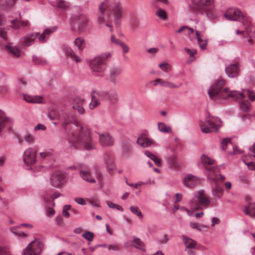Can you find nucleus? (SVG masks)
Returning <instances> with one entry per match:
<instances>
[{"instance_id": "1", "label": "nucleus", "mask_w": 255, "mask_h": 255, "mask_svg": "<svg viewBox=\"0 0 255 255\" xmlns=\"http://www.w3.org/2000/svg\"><path fill=\"white\" fill-rule=\"evenodd\" d=\"M225 83V81L220 79L215 81L208 90L210 98L213 100L219 102L221 104L225 102L228 98L234 100L242 99L244 97V94L236 91H229L228 88L222 90Z\"/></svg>"}, {"instance_id": "2", "label": "nucleus", "mask_w": 255, "mask_h": 255, "mask_svg": "<svg viewBox=\"0 0 255 255\" xmlns=\"http://www.w3.org/2000/svg\"><path fill=\"white\" fill-rule=\"evenodd\" d=\"M67 140L69 148L71 152L77 149L79 144L83 146L87 150L93 149L96 147L95 142L92 138L90 132L85 130L82 126L80 127L79 132L76 137L69 135Z\"/></svg>"}, {"instance_id": "3", "label": "nucleus", "mask_w": 255, "mask_h": 255, "mask_svg": "<svg viewBox=\"0 0 255 255\" xmlns=\"http://www.w3.org/2000/svg\"><path fill=\"white\" fill-rule=\"evenodd\" d=\"M197 13L203 15L212 21L218 19V15L214 12L215 8V0H192Z\"/></svg>"}, {"instance_id": "4", "label": "nucleus", "mask_w": 255, "mask_h": 255, "mask_svg": "<svg viewBox=\"0 0 255 255\" xmlns=\"http://www.w3.org/2000/svg\"><path fill=\"white\" fill-rule=\"evenodd\" d=\"M112 56L110 52H106L99 55L90 62V67L92 74L96 77H103L107 67V61Z\"/></svg>"}, {"instance_id": "5", "label": "nucleus", "mask_w": 255, "mask_h": 255, "mask_svg": "<svg viewBox=\"0 0 255 255\" xmlns=\"http://www.w3.org/2000/svg\"><path fill=\"white\" fill-rule=\"evenodd\" d=\"M69 24L72 30L79 33L86 32L89 30V19L85 14L73 15L69 19Z\"/></svg>"}, {"instance_id": "6", "label": "nucleus", "mask_w": 255, "mask_h": 255, "mask_svg": "<svg viewBox=\"0 0 255 255\" xmlns=\"http://www.w3.org/2000/svg\"><path fill=\"white\" fill-rule=\"evenodd\" d=\"M210 202L209 198L205 196L204 190L202 189L194 193L189 202V206L192 210H198L201 209L202 206L207 207Z\"/></svg>"}, {"instance_id": "7", "label": "nucleus", "mask_w": 255, "mask_h": 255, "mask_svg": "<svg viewBox=\"0 0 255 255\" xmlns=\"http://www.w3.org/2000/svg\"><path fill=\"white\" fill-rule=\"evenodd\" d=\"M109 7L110 4L108 2H102L100 4L99 6V14L97 16V23L101 27L106 25L112 31L113 28L111 24L112 16L110 12L108 11Z\"/></svg>"}, {"instance_id": "8", "label": "nucleus", "mask_w": 255, "mask_h": 255, "mask_svg": "<svg viewBox=\"0 0 255 255\" xmlns=\"http://www.w3.org/2000/svg\"><path fill=\"white\" fill-rule=\"evenodd\" d=\"M221 125V120L217 117L213 116L207 117L204 121H201L199 123L201 130L205 133L218 131Z\"/></svg>"}, {"instance_id": "9", "label": "nucleus", "mask_w": 255, "mask_h": 255, "mask_svg": "<svg viewBox=\"0 0 255 255\" xmlns=\"http://www.w3.org/2000/svg\"><path fill=\"white\" fill-rule=\"evenodd\" d=\"M44 247L43 243L39 240H35L29 244L23 250V255H39Z\"/></svg>"}, {"instance_id": "10", "label": "nucleus", "mask_w": 255, "mask_h": 255, "mask_svg": "<svg viewBox=\"0 0 255 255\" xmlns=\"http://www.w3.org/2000/svg\"><path fill=\"white\" fill-rule=\"evenodd\" d=\"M106 94L104 91L95 92L93 91L91 93V101L89 105L90 110H93L99 106L101 102L105 99Z\"/></svg>"}, {"instance_id": "11", "label": "nucleus", "mask_w": 255, "mask_h": 255, "mask_svg": "<svg viewBox=\"0 0 255 255\" xmlns=\"http://www.w3.org/2000/svg\"><path fill=\"white\" fill-rule=\"evenodd\" d=\"M37 150L35 148L30 147L27 148L23 153V160L27 165H31L35 163L36 161Z\"/></svg>"}, {"instance_id": "12", "label": "nucleus", "mask_w": 255, "mask_h": 255, "mask_svg": "<svg viewBox=\"0 0 255 255\" xmlns=\"http://www.w3.org/2000/svg\"><path fill=\"white\" fill-rule=\"evenodd\" d=\"M57 119L62 122V127L64 129H66L67 126L70 124L73 123L76 126L78 124V122L75 119L74 117L71 114H67L63 112H60L57 114Z\"/></svg>"}, {"instance_id": "13", "label": "nucleus", "mask_w": 255, "mask_h": 255, "mask_svg": "<svg viewBox=\"0 0 255 255\" xmlns=\"http://www.w3.org/2000/svg\"><path fill=\"white\" fill-rule=\"evenodd\" d=\"M39 33L37 32H29L21 37L19 43L22 47H29L33 44L37 38Z\"/></svg>"}, {"instance_id": "14", "label": "nucleus", "mask_w": 255, "mask_h": 255, "mask_svg": "<svg viewBox=\"0 0 255 255\" xmlns=\"http://www.w3.org/2000/svg\"><path fill=\"white\" fill-rule=\"evenodd\" d=\"M224 16L230 20L241 21L244 17V14L239 9L232 7L226 11Z\"/></svg>"}, {"instance_id": "15", "label": "nucleus", "mask_w": 255, "mask_h": 255, "mask_svg": "<svg viewBox=\"0 0 255 255\" xmlns=\"http://www.w3.org/2000/svg\"><path fill=\"white\" fill-rule=\"evenodd\" d=\"M225 72L229 78H237L240 76L241 68L238 62L229 64L225 68Z\"/></svg>"}, {"instance_id": "16", "label": "nucleus", "mask_w": 255, "mask_h": 255, "mask_svg": "<svg viewBox=\"0 0 255 255\" xmlns=\"http://www.w3.org/2000/svg\"><path fill=\"white\" fill-rule=\"evenodd\" d=\"M112 10L113 12L115 22L117 23L124 15V9L122 3L120 1H115Z\"/></svg>"}, {"instance_id": "17", "label": "nucleus", "mask_w": 255, "mask_h": 255, "mask_svg": "<svg viewBox=\"0 0 255 255\" xmlns=\"http://www.w3.org/2000/svg\"><path fill=\"white\" fill-rule=\"evenodd\" d=\"M58 29L57 26H51L45 28L42 33L39 34L37 36L38 40L40 43H45L49 39V37L53 32Z\"/></svg>"}, {"instance_id": "18", "label": "nucleus", "mask_w": 255, "mask_h": 255, "mask_svg": "<svg viewBox=\"0 0 255 255\" xmlns=\"http://www.w3.org/2000/svg\"><path fill=\"white\" fill-rule=\"evenodd\" d=\"M99 142L103 147L111 146L114 144V139L108 132L99 133Z\"/></svg>"}, {"instance_id": "19", "label": "nucleus", "mask_w": 255, "mask_h": 255, "mask_svg": "<svg viewBox=\"0 0 255 255\" xmlns=\"http://www.w3.org/2000/svg\"><path fill=\"white\" fill-rule=\"evenodd\" d=\"M104 160L108 173L111 175L114 174L116 167L113 158L109 154L106 153L104 155Z\"/></svg>"}, {"instance_id": "20", "label": "nucleus", "mask_w": 255, "mask_h": 255, "mask_svg": "<svg viewBox=\"0 0 255 255\" xmlns=\"http://www.w3.org/2000/svg\"><path fill=\"white\" fill-rule=\"evenodd\" d=\"M200 178L192 174L187 175L184 179V185L188 188H193L199 184Z\"/></svg>"}, {"instance_id": "21", "label": "nucleus", "mask_w": 255, "mask_h": 255, "mask_svg": "<svg viewBox=\"0 0 255 255\" xmlns=\"http://www.w3.org/2000/svg\"><path fill=\"white\" fill-rule=\"evenodd\" d=\"M136 143L143 148H146L154 144V141L151 138H148L144 134H141L136 140Z\"/></svg>"}, {"instance_id": "22", "label": "nucleus", "mask_w": 255, "mask_h": 255, "mask_svg": "<svg viewBox=\"0 0 255 255\" xmlns=\"http://www.w3.org/2000/svg\"><path fill=\"white\" fill-rule=\"evenodd\" d=\"M121 74V69L117 67H111L109 72V80L112 83H116L118 81V77Z\"/></svg>"}, {"instance_id": "23", "label": "nucleus", "mask_w": 255, "mask_h": 255, "mask_svg": "<svg viewBox=\"0 0 255 255\" xmlns=\"http://www.w3.org/2000/svg\"><path fill=\"white\" fill-rule=\"evenodd\" d=\"M85 103V101L84 99H82L80 97H76L73 100L72 108L74 110L77 111L79 114H83L85 112V110L83 106Z\"/></svg>"}, {"instance_id": "24", "label": "nucleus", "mask_w": 255, "mask_h": 255, "mask_svg": "<svg viewBox=\"0 0 255 255\" xmlns=\"http://www.w3.org/2000/svg\"><path fill=\"white\" fill-rule=\"evenodd\" d=\"M182 238L183 239V243L185 246V250H187L188 249H196V246L198 245L196 241L184 235L182 236Z\"/></svg>"}, {"instance_id": "25", "label": "nucleus", "mask_w": 255, "mask_h": 255, "mask_svg": "<svg viewBox=\"0 0 255 255\" xmlns=\"http://www.w3.org/2000/svg\"><path fill=\"white\" fill-rule=\"evenodd\" d=\"M227 146H231L233 148V152H230V153L237 154L241 152V151L238 149V147L237 146L234 145L231 143L230 139L229 138L224 139L221 142V147L224 150L227 149Z\"/></svg>"}, {"instance_id": "26", "label": "nucleus", "mask_w": 255, "mask_h": 255, "mask_svg": "<svg viewBox=\"0 0 255 255\" xmlns=\"http://www.w3.org/2000/svg\"><path fill=\"white\" fill-rule=\"evenodd\" d=\"M242 20H243V25L245 29L247 34H250L252 31L251 28L252 21V18L250 16L244 15V17Z\"/></svg>"}, {"instance_id": "27", "label": "nucleus", "mask_w": 255, "mask_h": 255, "mask_svg": "<svg viewBox=\"0 0 255 255\" xmlns=\"http://www.w3.org/2000/svg\"><path fill=\"white\" fill-rule=\"evenodd\" d=\"M104 92L106 94L105 99H108L113 103H116L118 101V96L116 90H111L108 92Z\"/></svg>"}, {"instance_id": "28", "label": "nucleus", "mask_w": 255, "mask_h": 255, "mask_svg": "<svg viewBox=\"0 0 255 255\" xmlns=\"http://www.w3.org/2000/svg\"><path fill=\"white\" fill-rule=\"evenodd\" d=\"M195 32L198 43L200 48L202 50L205 49L208 43V40L207 39H202L203 35L200 34L199 30H196Z\"/></svg>"}, {"instance_id": "29", "label": "nucleus", "mask_w": 255, "mask_h": 255, "mask_svg": "<svg viewBox=\"0 0 255 255\" xmlns=\"http://www.w3.org/2000/svg\"><path fill=\"white\" fill-rule=\"evenodd\" d=\"M244 212L247 215L255 218V203L247 205L244 209Z\"/></svg>"}, {"instance_id": "30", "label": "nucleus", "mask_w": 255, "mask_h": 255, "mask_svg": "<svg viewBox=\"0 0 255 255\" xmlns=\"http://www.w3.org/2000/svg\"><path fill=\"white\" fill-rule=\"evenodd\" d=\"M5 47L8 50V52L11 54L12 56L14 57H18L20 56L21 51L20 49L17 47L6 45Z\"/></svg>"}, {"instance_id": "31", "label": "nucleus", "mask_w": 255, "mask_h": 255, "mask_svg": "<svg viewBox=\"0 0 255 255\" xmlns=\"http://www.w3.org/2000/svg\"><path fill=\"white\" fill-rule=\"evenodd\" d=\"M65 53L68 56L70 57V58L75 61L76 62H80L81 61V59L80 57L77 56L73 51V50L70 48L65 47L64 49Z\"/></svg>"}, {"instance_id": "32", "label": "nucleus", "mask_w": 255, "mask_h": 255, "mask_svg": "<svg viewBox=\"0 0 255 255\" xmlns=\"http://www.w3.org/2000/svg\"><path fill=\"white\" fill-rule=\"evenodd\" d=\"M80 174L83 180L89 183H93L96 182L95 180L91 176L90 173L88 171H81Z\"/></svg>"}, {"instance_id": "33", "label": "nucleus", "mask_w": 255, "mask_h": 255, "mask_svg": "<svg viewBox=\"0 0 255 255\" xmlns=\"http://www.w3.org/2000/svg\"><path fill=\"white\" fill-rule=\"evenodd\" d=\"M222 188L217 183L215 187L212 189V194L216 199H220L223 195Z\"/></svg>"}, {"instance_id": "34", "label": "nucleus", "mask_w": 255, "mask_h": 255, "mask_svg": "<svg viewBox=\"0 0 255 255\" xmlns=\"http://www.w3.org/2000/svg\"><path fill=\"white\" fill-rule=\"evenodd\" d=\"M74 45L78 48L79 50L82 51L86 46L85 39L82 37H78L74 41Z\"/></svg>"}, {"instance_id": "35", "label": "nucleus", "mask_w": 255, "mask_h": 255, "mask_svg": "<svg viewBox=\"0 0 255 255\" xmlns=\"http://www.w3.org/2000/svg\"><path fill=\"white\" fill-rule=\"evenodd\" d=\"M51 183L54 187L59 188L62 186L61 177L59 175H53L51 177Z\"/></svg>"}, {"instance_id": "36", "label": "nucleus", "mask_w": 255, "mask_h": 255, "mask_svg": "<svg viewBox=\"0 0 255 255\" xmlns=\"http://www.w3.org/2000/svg\"><path fill=\"white\" fill-rule=\"evenodd\" d=\"M201 163L204 165H212L215 163V160L206 154H202L200 157Z\"/></svg>"}, {"instance_id": "37", "label": "nucleus", "mask_w": 255, "mask_h": 255, "mask_svg": "<svg viewBox=\"0 0 255 255\" xmlns=\"http://www.w3.org/2000/svg\"><path fill=\"white\" fill-rule=\"evenodd\" d=\"M159 85L162 87L167 88H178L180 87L182 84H180L179 85H176L172 82L160 79Z\"/></svg>"}, {"instance_id": "38", "label": "nucleus", "mask_w": 255, "mask_h": 255, "mask_svg": "<svg viewBox=\"0 0 255 255\" xmlns=\"http://www.w3.org/2000/svg\"><path fill=\"white\" fill-rule=\"evenodd\" d=\"M145 155L149 157L150 159L152 160L155 164L158 166H161L162 164L161 162V160L159 158L156 156L155 155L151 153L148 151H146L144 152Z\"/></svg>"}, {"instance_id": "39", "label": "nucleus", "mask_w": 255, "mask_h": 255, "mask_svg": "<svg viewBox=\"0 0 255 255\" xmlns=\"http://www.w3.org/2000/svg\"><path fill=\"white\" fill-rule=\"evenodd\" d=\"M16 0H5L2 4L3 8L5 10L12 9L15 3Z\"/></svg>"}, {"instance_id": "40", "label": "nucleus", "mask_w": 255, "mask_h": 255, "mask_svg": "<svg viewBox=\"0 0 255 255\" xmlns=\"http://www.w3.org/2000/svg\"><path fill=\"white\" fill-rule=\"evenodd\" d=\"M158 129L160 132L164 133H170L172 131L171 128L162 122L158 123Z\"/></svg>"}, {"instance_id": "41", "label": "nucleus", "mask_w": 255, "mask_h": 255, "mask_svg": "<svg viewBox=\"0 0 255 255\" xmlns=\"http://www.w3.org/2000/svg\"><path fill=\"white\" fill-rule=\"evenodd\" d=\"M133 242L134 243V245H131V246H134L135 248L143 250V248L144 246V243L141 240L135 236L133 237Z\"/></svg>"}, {"instance_id": "42", "label": "nucleus", "mask_w": 255, "mask_h": 255, "mask_svg": "<svg viewBox=\"0 0 255 255\" xmlns=\"http://www.w3.org/2000/svg\"><path fill=\"white\" fill-rule=\"evenodd\" d=\"M240 107L242 111L247 112L250 109L251 104L248 100H245L240 103Z\"/></svg>"}, {"instance_id": "43", "label": "nucleus", "mask_w": 255, "mask_h": 255, "mask_svg": "<svg viewBox=\"0 0 255 255\" xmlns=\"http://www.w3.org/2000/svg\"><path fill=\"white\" fill-rule=\"evenodd\" d=\"M185 51L190 55V58L188 60L189 63L193 62L194 59V55L197 53V51L195 49H190L188 48H184Z\"/></svg>"}, {"instance_id": "44", "label": "nucleus", "mask_w": 255, "mask_h": 255, "mask_svg": "<svg viewBox=\"0 0 255 255\" xmlns=\"http://www.w3.org/2000/svg\"><path fill=\"white\" fill-rule=\"evenodd\" d=\"M130 210L132 213L136 215L140 219H142L143 215L138 207L136 206H131L130 207Z\"/></svg>"}, {"instance_id": "45", "label": "nucleus", "mask_w": 255, "mask_h": 255, "mask_svg": "<svg viewBox=\"0 0 255 255\" xmlns=\"http://www.w3.org/2000/svg\"><path fill=\"white\" fill-rule=\"evenodd\" d=\"M216 170L217 168L215 167H212L207 169V174L208 179L213 181L216 180V177H213L212 176V173H215L216 172Z\"/></svg>"}, {"instance_id": "46", "label": "nucleus", "mask_w": 255, "mask_h": 255, "mask_svg": "<svg viewBox=\"0 0 255 255\" xmlns=\"http://www.w3.org/2000/svg\"><path fill=\"white\" fill-rule=\"evenodd\" d=\"M155 14L161 19L165 20L167 18V14L165 11L160 8H158Z\"/></svg>"}, {"instance_id": "47", "label": "nucleus", "mask_w": 255, "mask_h": 255, "mask_svg": "<svg viewBox=\"0 0 255 255\" xmlns=\"http://www.w3.org/2000/svg\"><path fill=\"white\" fill-rule=\"evenodd\" d=\"M24 99L26 101L31 103H40L41 100L40 98L32 97L29 96H24Z\"/></svg>"}, {"instance_id": "48", "label": "nucleus", "mask_w": 255, "mask_h": 255, "mask_svg": "<svg viewBox=\"0 0 255 255\" xmlns=\"http://www.w3.org/2000/svg\"><path fill=\"white\" fill-rule=\"evenodd\" d=\"M32 59L33 61L37 64H39L40 65H45L47 64L46 60L43 57L33 56L32 57Z\"/></svg>"}, {"instance_id": "49", "label": "nucleus", "mask_w": 255, "mask_h": 255, "mask_svg": "<svg viewBox=\"0 0 255 255\" xmlns=\"http://www.w3.org/2000/svg\"><path fill=\"white\" fill-rule=\"evenodd\" d=\"M108 206L112 209L116 208L118 210L123 212L124 211L123 208L119 206V205L114 203L113 202L108 201L107 202Z\"/></svg>"}, {"instance_id": "50", "label": "nucleus", "mask_w": 255, "mask_h": 255, "mask_svg": "<svg viewBox=\"0 0 255 255\" xmlns=\"http://www.w3.org/2000/svg\"><path fill=\"white\" fill-rule=\"evenodd\" d=\"M158 66L161 69L166 72L169 71L171 70L170 65L167 62L161 63L158 65Z\"/></svg>"}, {"instance_id": "51", "label": "nucleus", "mask_w": 255, "mask_h": 255, "mask_svg": "<svg viewBox=\"0 0 255 255\" xmlns=\"http://www.w3.org/2000/svg\"><path fill=\"white\" fill-rule=\"evenodd\" d=\"M71 206L70 205H65L63 207L62 215L65 218H69L70 214L68 211L70 209Z\"/></svg>"}, {"instance_id": "52", "label": "nucleus", "mask_w": 255, "mask_h": 255, "mask_svg": "<svg viewBox=\"0 0 255 255\" xmlns=\"http://www.w3.org/2000/svg\"><path fill=\"white\" fill-rule=\"evenodd\" d=\"M82 237L87 241L91 242L93 240L94 234L91 232L86 231L82 235Z\"/></svg>"}, {"instance_id": "53", "label": "nucleus", "mask_w": 255, "mask_h": 255, "mask_svg": "<svg viewBox=\"0 0 255 255\" xmlns=\"http://www.w3.org/2000/svg\"><path fill=\"white\" fill-rule=\"evenodd\" d=\"M23 139L24 141H25L27 142H28L29 143H32L34 142L35 138L34 136L30 134V133H27L23 137Z\"/></svg>"}, {"instance_id": "54", "label": "nucleus", "mask_w": 255, "mask_h": 255, "mask_svg": "<svg viewBox=\"0 0 255 255\" xmlns=\"http://www.w3.org/2000/svg\"><path fill=\"white\" fill-rule=\"evenodd\" d=\"M67 3L63 0H58L57 1V6L61 9H65L68 6Z\"/></svg>"}, {"instance_id": "55", "label": "nucleus", "mask_w": 255, "mask_h": 255, "mask_svg": "<svg viewBox=\"0 0 255 255\" xmlns=\"http://www.w3.org/2000/svg\"><path fill=\"white\" fill-rule=\"evenodd\" d=\"M190 226L191 228L197 230L199 231H201L202 228H206V226L201 225L196 223L191 222Z\"/></svg>"}, {"instance_id": "56", "label": "nucleus", "mask_w": 255, "mask_h": 255, "mask_svg": "<svg viewBox=\"0 0 255 255\" xmlns=\"http://www.w3.org/2000/svg\"><path fill=\"white\" fill-rule=\"evenodd\" d=\"M163 3L166 5L168 4V1L167 0H153L151 1V4L153 6L158 7L159 3Z\"/></svg>"}, {"instance_id": "57", "label": "nucleus", "mask_w": 255, "mask_h": 255, "mask_svg": "<svg viewBox=\"0 0 255 255\" xmlns=\"http://www.w3.org/2000/svg\"><path fill=\"white\" fill-rule=\"evenodd\" d=\"M242 90L247 91V95H248V97L249 98V99L251 101H255V93L254 91H253L250 89H247V90L242 89Z\"/></svg>"}, {"instance_id": "58", "label": "nucleus", "mask_w": 255, "mask_h": 255, "mask_svg": "<svg viewBox=\"0 0 255 255\" xmlns=\"http://www.w3.org/2000/svg\"><path fill=\"white\" fill-rule=\"evenodd\" d=\"M10 22L12 24V27L15 29H18L21 27L20 22L19 20L17 19L11 20Z\"/></svg>"}, {"instance_id": "59", "label": "nucleus", "mask_w": 255, "mask_h": 255, "mask_svg": "<svg viewBox=\"0 0 255 255\" xmlns=\"http://www.w3.org/2000/svg\"><path fill=\"white\" fill-rule=\"evenodd\" d=\"M185 30H189L190 31V33H194V30L190 27H188L187 26H181L177 31V33H181L182 32H184Z\"/></svg>"}, {"instance_id": "60", "label": "nucleus", "mask_w": 255, "mask_h": 255, "mask_svg": "<svg viewBox=\"0 0 255 255\" xmlns=\"http://www.w3.org/2000/svg\"><path fill=\"white\" fill-rule=\"evenodd\" d=\"M11 233L16 237H25L26 234L22 231H15L14 229L12 228L10 229Z\"/></svg>"}, {"instance_id": "61", "label": "nucleus", "mask_w": 255, "mask_h": 255, "mask_svg": "<svg viewBox=\"0 0 255 255\" xmlns=\"http://www.w3.org/2000/svg\"><path fill=\"white\" fill-rule=\"evenodd\" d=\"M0 255H10V253L8 248L6 247H0Z\"/></svg>"}, {"instance_id": "62", "label": "nucleus", "mask_w": 255, "mask_h": 255, "mask_svg": "<svg viewBox=\"0 0 255 255\" xmlns=\"http://www.w3.org/2000/svg\"><path fill=\"white\" fill-rule=\"evenodd\" d=\"M119 45H120V46L122 47L123 51L124 53H127L129 51V48L127 44L122 41Z\"/></svg>"}, {"instance_id": "63", "label": "nucleus", "mask_w": 255, "mask_h": 255, "mask_svg": "<svg viewBox=\"0 0 255 255\" xmlns=\"http://www.w3.org/2000/svg\"><path fill=\"white\" fill-rule=\"evenodd\" d=\"M123 148L126 151H129L131 148V146L128 141H124L122 145Z\"/></svg>"}, {"instance_id": "64", "label": "nucleus", "mask_w": 255, "mask_h": 255, "mask_svg": "<svg viewBox=\"0 0 255 255\" xmlns=\"http://www.w3.org/2000/svg\"><path fill=\"white\" fill-rule=\"evenodd\" d=\"M74 201L78 204L81 205H85L86 202L85 199L81 197H77L74 199Z\"/></svg>"}]
</instances>
